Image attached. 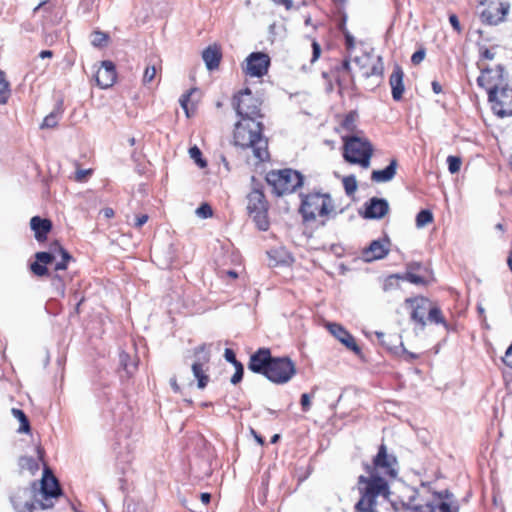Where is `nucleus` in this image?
<instances>
[{
	"label": "nucleus",
	"instance_id": "a18cd8bd",
	"mask_svg": "<svg viewBox=\"0 0 512 512\" xmlns=\"http://www.w3.org/2000/svg\"><path fill=\"white\" fill-rule=\"evenodd\" d=\"M35 258L44 265L50 264L56 258L55 250L53 252H37Z\"/></svg>",
	"mask_w": 512,
	"mask_h": 512
},
{
	"label": "nucleus",
	"instance_id": "a211bd4d",
	"mask_svg": "<svg viewBox=\"0 0 512 512\" xmlns=\"http://www.w3.org/2000/svg\"><path fill=\"white\" fill-rule=\"evenodd\" d=\"M116 79L115 66L111 61H103L95 75L97 85L101 88L111 87Z\"/></svg>",
	"mask_w": 512,
	"mask_h": 512
},
{
	"label": "nucleus",
	"instance_id": "5701e85b",
	"mask_svg": "<svg viewBox=\"0 0 512 512\" xmlns=\"http://www.w3.org/2000/svg\"><path fill=\"white\" fill-rule=\"evenodd\" d=\"M398 162L392 159L387 167L382 170H373L371 180L376 183H385L391 181L396 175Z\"/></svg>",
	"mask_w": 512,
	"mask_h": 512
},
{
	"label": "nucleus",
	"instance_id": "338daca9",
	"mask_svg": "<svg viewBox=\"0 0 512 512\" xmlns=\"http://www.w3.org/2000/svg\"><path fill=\"white\" fill-rule=\"evenodd\" d=\"M277 5L285 6L286 10H290L293 7V0H272Z\"/></svg>",
	"mask_w": 512,
	"mask_h": 512
},
{
	"label": "nucleus",
	"instance_id": "052dcab7",
	"mask_svg": "<svg viewBox=\"0 0 512 512\" xmlns=\"http://www.w3.org/2000/svg\"><path fill=\"white\" fill-rule=\"evenodd\" d=\"M425 57V52L424 50H418L416 52L413 53L412 57H411V62L415 65L419 64L420 62L423 61Z\"/></svg>",
	"mask_w": 512,
	"mask_h": 512
},
{
	"label": "nucleus",
	"instance_id": "c9c22d12",
	"mask_svg": "<svg viewBox=\"0 0 512 512\" xmlns=\"http://www.w3.org/2000/svg\"><path fill=\"white\" fill-rule=\"evenodd\" d=\"M19 465L22 469H26L32 473L39 469L36 460L31 456H23L19 459Z\"/></svg>",
	"mask_w": 512,
	"mask_h": 512
},
{
	"label": "nucleus",
	"instance_id": "79ce46f5",
	"mask_svg": "<svg viewBox=\"0 0 512 512\" xmlns=\"http://www.w3.org/2000/svg\"><path fill=\"white\" fill-rule=\"evenodd\" d=\"M448 170L451 174L458 173L461 168L462 160L457 156H448L447 157Z\"/></svg>",
	"mask_w": 512,
	"mask_h": 512
},
{
	"label": "nucleus",
	"instance_id": "5fc2aeb1",
	"mask_svg": "<svg viewBox=\"0 0 512 512\" xmlns=\"http://www.w3.org/2000/svg\"><path fill=\"white\" fill-rule=\"evenodd\" d=\"M55 254H59L61 256V260L67 263L73 259L69 252L57 243L55 244Z\"/></svg>",
	"mask_w": 512,
	"mask_h": 512
},
{
	"label": "nucleus",
	"instance_id": "2f4dec72",
	"mask_svg": "<svg viewBox=\"0 0 512 512\" xmlns=\"http://www.w3.org/2000/svg\"><path fill=\"white\" fill-rule=\"evenodd\" d=\"M160 68H161L160 64L158 65L156 62L150 61L144 71L143 83L144 84L151 83L155 79L157 72Z\"/></svg>",
	"mask_w": 512,
	"mask_h": 512
},
{
	"label": "nucleus",
	"instance_id": "a878e982",
	"mask_svg": "<svg viewBox=\"0 0 512 512\" xmlns=\"http://www.w3.org/2000/svg\"><path fill=\"white\" fill-rule=\"evenodd\" d=\"M488 100L505 101L509 103V107H511L512 89H510L508 85L491 88L488 92Z\"/></svg>",
	"mask_w": 512,
	"mask_h": 512
},
{
	"label": "nucleus",
	"instance_id": "f8f14e48",
	"mask_svg": "<svg viewBox=\"0 0 512 512\" xmlns=\"http://www.w3.org/2000/svg\"><path fill=\"white\" fill-rule=\"evenodd\" d=\"M197 360L192 364V372L194 377L198 380L197 386L199 389H204L209 381V376L205 373L204 365L210 360V356L205 352V347L200 346L196 349Z\"/></svg>",
	"mask_w": 512,
	"mask_h": 512
},
{
	"label": "nucleus",
	"instance_id": "69168bd1",
	"mask_svg": "<svg viewBox=\"0 0 512 512\" xmlns=\"http://www.w3.org/2000/svg\"><path fill=\"white\" fill-rule=\"evenodd\" d=\"M147 221H148V215L143 214V215L137 216V217H136V219H135L134 226H135L136 228H140V227H142V226H143Z\"/></svg>",
	"mask_w": 512,
	"mask_h": 512
},
{
	"label": "nucleus",
	"instance_id": "3c124183",
	"mask_svg": "<svg viewBox=\"0 0 512 512\" xmlns=\"http://www.w3.org/2000/svg\"><path fill=\"white\" fill-rule=\"evenodd\" d=\"M108 37L105 33L103 32H95L93 34V39H92V45L95 46V47H101L102 45H104L107 41Z\"/></svg>",
	"mask_w": 512,
	"mask_h": 512
},
{
	"label": "nucleus",
	"instance_id": "423d86ee",
	"mask_svg": "<svg viewBox=\"0 0 512 512\" xmlns=\"http://www.w3.org/2000/svg\"><path fill=\"white\" fill-rule=\"evenodd\" d=\"M233 108L239 119L262 120L261 101L246 88L233 97Z\"/></svg>",
	"mask_w": 512,
	"mask_h": 512
},
{
	"label": "nucleus",
	"instance_id": "ddd939ff",
	"mask_svg": "<svg viewBox=\"0 0 512 512\" xmlns=\"http://www.w3.org/2000/svg\"><path fill=\"white\" fill-rule=\"evenodd\" d=\"M503 82V67L496 66L495 69L481 68V75L477 78V83L480 87L486 88L488 91L491 88L498 87Z\"/></svg>",
	"mask_w": 512,
	"mask_h": 512
},
{
	"label": "nucleus",
	"instance_id": "37998d69",
	"mask_svg": "<svg viewBox=\"0 0 512 512\" xmlns=\"http://www.w3.org/2000/svg\"><path fill=\"white\" fill-rule=\"evenodd\" d=\"M428 320L434 323H444V318L442 316L441 310L438 307L430 308L428 306Z\"/></svg>",
	"mask_w": 512,
	"mask_h": 512
},
{
	"label": "nucleus",
	"instance_id": "e433bc0d",
	"mask_svg": "<svg viewBox=\"0 0 512 512\" xmlns=\"http://www.w3.org/2000/svg\"><path fill=\"white\" fill-rule=\"evenodd\" d=\"M195 92V89H191L184 93L179 99L180 106L185 111L186 116L189 118L192 116L194 109L191 111L189 107V101L192 94Z\"/></svg>",
	"mask_w": 512,
	"mask_h": 512
},
{
	"label": "nucleus",
	"instance_id": "aec40b11",
	"mask_svg": "<svg viewBox=\"0 0 512 512\" xmlns=\"http://www.w3.org/2000/svg\"><path fill=\"white\" fill-rule=\"evenodd\" d=\"M61 495V488L58 480L50 471L49 468H45L43 477L41 480V496L43 497H59Z\"/></svg>",
	"mask_w": 512,
	"mask_h": 512
},
{
	"label": "nucleus",
	"instance_id": "4468645a",
	"mask_svg": "<svg viewBox=\"0 0 512 512\" xmlns=\"http://www.w3.org/2000/svg\"><path fill=\"white\" fill-rule=\"evenodd\" d=\"M329 332L338 339L343 345L355 354H360L361 349L357 345L355 338L340 324L329 323L327 325Z\"/></svg>",
	"mask_w": 512,
	"mask_h": 512
},
{
	"label": "nucleus",
	"instance_id": "f03ea898",
	"mask_svg": "<svg viewBox=\"0 0 512 512\" xmlns=\"http://www.w3.org/2000/svg\"><path fill=\"white\" fill-rule=\"evenodd\" d=\"M262 120L239 119L233 132L234 144L242 149H252L260 162L269 160L268 140L263 136Z\"/></svg>",
	"mask_w": 512,
	"mask_h": 512
},
{
	"label": "nucleus",
	"instance_id": "20e7f679",
	"mask_svg": "<svg viewBox=\"0 0 512 512\" xmlns=\"http://www.w3.org/2000/svg\"><path fill=\"white\" fill-rule=\"evenodd\" d=\"M333 211L334 204L329 194L320 192L301 194L300 213L304 221H313L317 216H328Z\"/></svg>",
	"mask_w": 512,
	"mask_h": 512
},
{
	"label": "nucleus",
	"instance_id": "603ef678",
	"mask_svg": "<svg viewBox=\"0 0 512 512\" xmlns=\"http://www.w3.org/2000/svg\"><path fill=\"white\" fill-rule=\"evenodd\" d=\"M235 367V373L233 374V376L231 377V383L233 385H236L238 384L239 382H241L242 378H243V374H244V367L243 365L240 363Z\"/></svg>",
	"mask_w": 512,
	"mask_h": 512
},
{
	"label": "nucleus",
	"instance_id": "9b49d317",
	"mask_svg": "<svg viewBox=\"0 0 512 512\" xmlns=\"http://www.w3.org/2000/svg\"><path fill=\"white\" fill-rule=\"evenodd\" d=\"M272 360L271 351L268 348H260L250 356L248 369L254 373L267 377L268 369Z\"/></svg>",
	"mask_w": 512,
	"mask_h": 512
},
{
	"label": "nucleus",
	"instance_id": "1a4fd4ad",
	"mask_svg": "<svg viewBox=\"0 0 512 512\" xmlns=\"http://www.w3.org/2000/svg\"><path fill=\"white\" fill-rule=\"evenodd\" d=\"M270 57L263 52H253L245 60L242 66L245 75L260 78L268 72Z\"/></svg>",
	"mask_w": 512,
	"mask_h": 512
},
{
	"label": "nucleus",
	"instance_id": "4d7b16f0",
	"mask_svg": "<svg viewBox=\"0 0 512 512\" xmlns=\"http://www.w3.org/2000/svg\"><path fill=\"white\" fill-rule=\"evenodd\" d=\"M224 358L227 362L233 364L234 366L240 364L241 362H239L237 359H236V355L234 353V351L232 349H229V348H226L225 349V352H224Z\"/></svg>",
	"mask_w": 512,
	"mask_h": 512
},
{
	"label": "nucleus",
	"instance_id": "4be33fe9",
	"mask_svg": "<svg viewBox=\"0 0 512 512\" xmlns=\"http://www.w3.org/2000/svg\"><path fill=\"white\" fill-rule=\"evenodd\" d=\"M30 227L34 231L36 240L42 242L47 239V235L52 229V222L49 219L34 216L30 220Z\"/></svg>",
	"mask_w": 512,
	"mask_h": 512
},
{
	"label": "nucleus",
	"instance_id": "49530a36",
	"mask_svg": "<svg viewBox=\"0 0 512 512\" xmlns=\"http://www.w3.org/2000/svg\"><path fill=\"white\" fill-rule=\"evenodd\" d=\"M401 277H402V280H406L415 285L425 284L424 278L422 276H419V275L413 273L410 269Z\"/></svg>",
	"mask_w": 512,
	"mask_h": 512
},
{
	"label": "nucleus",
	"instance_id": "6ab92c4d",
	"mask_svg": "<svg viewBox=\"0 0 512 512\" xmlns=\"http://www.w3.org/2000/svg\"><path fill=\"white\" fill-rule=\"evenodd\" d=\"M388 211L389 204L387 200L373 197L366 203L364 216L368 219H381Z\"/></svg>",
	"mask_w": 512,
	"mask_h": 512
},
{
	"label": "nucleus",
	"instance_id": "7c9ffc66",
	"mask_svg": "<svg viewBox=\"0 0 512 512\" xmlns=\"http://www.w3.org/2000/svg\"><path fill=\"white\" fill-rule=\"evenodd\" d=\"M11 413L20 422V426L17 431L19 433H29L31 428L25 413L18 408H12Z\"/></svg>",
	"mask_w": 512,
	"mask_h": 512
},
{
	"label": "nucleus",
	"instance_id": "2eb2a0df",
	"mask_svg": "<svg viewBox=\"0 0 512 512\" xmlns=\"http://www.w3.org/2000/svg\"><path fill=\"white\" fill-rule=\"evenodd\" d=\"M32 492L28 488H19L10 497L12 506L16 512H33L35 503L30 500Z\"/></svg>",
	"mask_w": 512,
	"mask_h": 512
},
{
	"label": "nucleus",
	"instance_id": "680f3d73",
	"mask_svg": "<svg viewBox=\"0 0 512 512\" xmlns=\"http://www.w3.org/2000/svg\"><path fill=\"white\" fill-rule=\"evenodd\" d=\"M312 49H313V53H312L311 62H315L320 57V54H321V47H320L319 43L315 40L312 42Z\"/></svg>",
	"mask_w": 512,
	"mask_h": 512
},
{
	"label": "nucleus",
	"instance_id": "864d4df0",
	"mask_svg": "<svg viewBox=\"0 0 512 512\" xmlns=\"http://www.w3.org/2000/svg\"><path fill=\"white\" fill-rule=\"evenodd\" d=\"M92 174V169H78L75 172L74 179L77 182H85L87 178Z\"/></svg>",
	"mask_w": 512,
	"mask_h": 512
},
{
	"label": "nucleus",
	"instance_id": "774afa93",
	"mask_svg": "<svg viewBox=\"0 0 512 512\" xmlns=\"http://www.w3.org/2000/svg\"><path fill=\"white\" fill-rule=\"evenodd\" d=\"M346 45L349 49L354 47V38L350 34L345 35Z\"/></svg>",
	"mask_w": 512,
	"mask_h": 512
},
{
	"label": "nucleus",
	"instance_id": "bf43d9fd",
	"mask_svg": "<svg viewBox=\"0 0 512 512\" xmlns=\"http://www.w3.org/2000/svg\"><path fill=\"white\" fill-rule=\"evenodd\" d=\"M41 497H42V499L37 501V503L39 504L41 509L45 510V509H49V508L53 507V505H54L53 501H52L53 497H47V498L43 497V496H41Z\"/></svg>",
	"mask_w": 512,
	"mask_h": 512
},
{
	"label": "nucleus",
	"instance_id": "c85d7f7f",
	"mask_svg": "<svg viewBox=\"0 0 512 512\" xmlns=\"http://www.w3.org/2000/svg\"><path fill=\"white\" fill-rule=\"evenodd\" d=\"M378 339L381 341L382 345L385 346L389 350H393L397 348V343L403 347L402 342L400 341V336L397 334H389L386 335L383 332H376Z\"/></svg>",
	"mask_w": 512,
	"mask_h": 512
},
{
	"label": "nucleus",
	"instance_id": "0eeeda50",
	"mask_svg": "<svg viewBox=\"0 0 512 512\" xmlns=\"http://www.w3.org/2000/svg\"><path fill=\"white\" fill-rule=\"evenodd\" d=\"M295 374V364L289 357H272L266 378L276 384H285Z\"/></svg>",
	"mask_w": 512,
	"mask_h": 512
},
{
	"label": "nucleus",
	"instance_id": "c03bdc74",
	"mask_svg": "<svg viewBox=\"0 0 512 512\" xmlns=\"http://www.w3.org/2000/svg\"><path fill=\"white\" fill-rule=\"evenodd\" d=\"M356 118L357 114L356 112H350L346 115L344 120L342 121V127L348 131H354L356 128Z\"/></svg>",
	"mask_w": 512,
	"mask_h": 512
},
{
	"label": "nucleus",
	"instance_id": "b1692460",
	"mask_svg": "<svg viewBox=\"0 0 512 512\" xmlns=\"http://www.w3.org/2000/svg\"><path fill=\"white\" fill-rule=\"evenodd\" d=\"M247 210L249 214L267 210V202L262 191L254 189L248 194Z\"/></svg>",
	"mask_w": 512,
	"mask_h": 512
},
{
	"label": "nucleus",
	"instance_id": "393cba45",
	"mask_svg": "<svg viewBox=\"0 0 512 512\" xmlns=\"http://www.w3.org/2000/svg\"><path fill=\"white\" fill-rule=\"evenodd\" d=\"M221 56V51L216 45L208 46L202 53L205 65L210 71L218 68Z\"/></svg>",
	"mask_w": 512,
	"mask_h": 512
},
{
	"label": "nucleus",
	"instance_id": "de8ad7c7",
	"mask_svg": "<svg viewBox=\"0 0 512 512\" xmlns=\"http://www.w3.org/2000/svg\"><path fill=\"white\" fill-rule=\"evenodd\" d=\"M190 157L201 167L206 166V161L201 158V151L197 146L191 147L189 149Z\"/></svg>",
	"mask_w": 512,
	"mask_h": 512
},
{
	"label": "nucleus",
	"instance_id": "7ed1b4c3",
	"mask_svg": "<svg viewBox=\"0 0 512 512\" xmlns=\"http://www.w3.org/2000/svg\"><path fill=\"white\" fill-rule=\"evenodd\" d=\"M343 158L350 164H357L364 169L370 167L373 146L365 137L356 135L343 136Z\"/></svg>",
	"mask_w": 512,
	"mask_h": 512
},
{
	"label": "nucleus",
	"instance_id": "473e14b6",
	"mask_svg": "<svg viewBox=\"0 0 512 512\" xmlns=\"http://www.w3.org/2000/svg\"><path fill=\"white\" fill-rule=\"evenodd\" d=\"M10 95V84L6 80L5 72L0 70V104H5Z\"/></svg>",
	"mask_w": 512,
	"mask_h": 512
},
{
	"label": "nucleus",
	"instance_id": "4c0bfd02",
	"mask_svg": "<svg viewBox=\"0 0 512 512\" xmlns=\"http://www.w3.org/2000/svg\"><path fill=\"white\" fill-rule=\"evenodd\" d=\"M343 187L347 195L351 196L357 190V180L354 175L346 176L343 178Z\"/></svg>",
	"mask_w": 512,
	"mask_h": 512
},
{
	"label": "nucleus",
	"instance_id": "dca6fc26",
	"mask_svg": "<svg viewBox=\"0 0 512 512\" xmlns=\"http://www.w3.org/2000/svg\"><path fill=\"white\" fill-rule=\"evenodd\" d=\"M389 245L390 243L387 239L372 241L362 252L364 260L371 262L386 257L389 253Z\"/></svg>",
	"mask_w": 512,
	"mask_h": 512
},
{
	"label": "nucleus",
	"instance_id": "cd10ccee",
	"mask_svg": "<svg viewBox=\"0 0 512 512\" xmlns=\"http://www.w3.org/2000/svg\"><path fill=\"white\" fill-rule=\"evenodd\" d=\"M362 68V76L365 77V78H370V77H378V78H382L383 77V73H384V63H383V60H382V57H377V60L371 65L370 68H366L364 65L361 66Z\"/></svg>",
	"mask_w": 512,
	"mask_h": 512
},
{
	"label": "nucleus",
	"instance_id": "a19ab883",
	"mask_svg": "<svg viewBox=\"0 0 512 512\" xmlns=\"http://www.w3.org/2000/svg\"><path fill=\"white\" fill-rule=\"evenodd\" d=\"M400 280H402V277L399 274H394V275L388 276L384 281L383 290L389 291V290L399 287Z\"/></svg>",
	"mask_w": 512,
	"mask_h": 512
},
{
	"label": "nucleus",
	"instance_id": "f257e3e1",
	"mask_svg": "<svg viewBox=\"0 0 512 512\" xmlns=\"http://www.w3.org/2000/svg\"><path fill=\"white\" fill-rule=\"evenodd\" d=\"M368 476L360 475L357 489L360 494L355 504L358 512H397L389 500V482L397 478L398 461L394 454L388 453L385 444H381L373 458L372 465H367Z\"/></svg>",
	"mask_w": 512,
	"mask_h": 512
},
{
	"label": "nucleus",
	"instance_id": "6e6d98bb",
	"mask_svg": "<svg viewBox=\"0 0 512 512\" xmlns=\"http://www.w3.org/2000/svg\"><path fill=\"white\" fill-rule=\"evenodd\" d=\"M52 284L59 290L61 296L65 294V287L63 279L60 275L56 274L53 276Z\"/></svg>",
	"mask_w": 512,
	"mask_h": 512
},
{
	"label": "nucleus",
	"instance_id": "13d9d810",
	"mask_svg": "<svg viewBox=\"0 0 512 512\" xmlns=\"http://www.w3.org/2000/svg\"><path fill=\"white\" fill-rule=\"evenodd\" d=\"M449 22L451 24V26L453 27V29L458 33L460 34L462 32V27H461V24H460V21L457 17V15L455 14H451L449 16Z\"/></svg>",
	"mask_w": 512,
	"mask_h": 512
},
{
	"label": "nucleus",
	"instance_id": "0e129e2a",
	"mask_svg": "<svg viewBox=\"0 0 512 512\" xmlns=\"http://www.w3.org/2000/svg\"><path fill=\"white\" fill-rule=\"evenodd\" d=\"M510 356H512V344L507 347L505 356L501 358L502 363L508 368H512V364L508 361Z\"/></svg>",
	"mask_w": 512,
	"mask_h": 512
},
{
	"label": "nucleus",
	"instance_id": "39448f33",
	"mask_svg": "<svg viewBox=\"0 0 512 512\" xmlns=\"http://www.w3.org/2000/svg\"><path fill=\"white\" fill-rule=\"evenodd\" d=\"M266 180L277 196L293 193L303 184V176L292 169L271 171L267 174Z\"/></svg>",
	"mask_w": 512,
	"mask_h": 512
},
{
	"label": "nucleus",
	"instance_id": "f3484780",
	"mask_svg": "<svg viewBox=\"0 0 512 512\" xmlns=\"http://www.w3.org/2000/svg\"><path fill=\"white\" fill-rule=\"evenodd\" d=\"M405 304L412 308L411 319L418 323L423 329L426 325L424 320L425 314L428 310L429 301L426 298H407Z\"/></svg>",
	"mask_w": 512,
	"mask_h": 512
},
{
	"label": "nucleus",
	"instance_id": "9d476101",
	"mask_svg": "<svg viewBox=\"0 0 512 512\" xmlns=\"http://www.w3.org/2000/svg\"><path fill=\"white\" fill-rule=\"evenodd\" d=\"M510 4L508 2H491L485 10H483L482 20L490 25H497L504 20L509 13Z\"/></svg>",
	"mask_w": 512,
	"mask_h": 512
},
{
	"label": "nucleus",
	"instance_id": "8fccbe9b",
	"mask_svg": "<svg viewBox=\"0 0 512 512\" xmlns=\"http://www.w3.org/2000/svg\"><path fill=\"white\" fill-rule=\"evenodd\" d=\"M30 269L37 276H45L48 274L46 265L38 262L37 260L31 264Z\"/></svg>",
	"mask_w": 512,
	"mask_h": 512
},
{
	"label": "nucleus",
	"instance_id": "e2e57ef3",
	"mask_svg": "<svg viewBox=\"0 0 512 512\" xmlns=\"http://www.w3.org/2000/svg\"><path fill=\"white\" fill-rule=\"evenodd\" d=\"M301 406L303 411H308L310 409L311 399L309 394L304 393L301 395Z\"/></svg>",
	"mask_w": 512,
	"mask_h": 512
},
{
	"label": "nucleus",
	"instance_id": "6e6552de",
	"mask_svg": "<svg viewBox=\"0 0 512 512\" xmlns=\"http://www.w3.org/2000/svg\"><path fill=\"white\" fill-rule=\"evenodd\" d=\"M402 512H457L453 511L450 505L442 501L439 496H432L423 502H414L410 499L409 503L402 504Z\"/></svg>",
	"mask_w": 512,
	"mask_h": 512
},
{
	"label": "nucleus",
	"instance_id": "72a5a7b5",
	"mask_svg": "<svg viewBox=\"0 0 512 512\" xmlns=\"http://www.w3.org/2000/svg\"><path fill=\"white\" fill-rule=\"evenodd\" d=\"M253 217L254 222L256 223L257 227L262 230L266 231L269 228V221L267 219V210L264 211H257L250 214Z\"/></svg>",
	"mask_w": 512,
	"mask_h": 512
},
{
	"label": "nucleus",
	"instance_id": "ea45409f",
	"mask_svg": "<svg viewBox=\"0 0 512 512\" xmlns=\"http://www.w3.org/2000/svg\"><path fill=\"white\" fill-rule=\"evenodd\" d=\"M120 363L128 375H131L136 370V363L130 361V357L126 353L120 354Z\"/></svg>",
	"mask_w": 512,
	"mask_h": 512
},
{
	"label": "nucleus",
	"instance_id": "f704fd0d",
	"mask_svg": "<svg viewBox=\"0 0 512 512\" xmlns=\"http://www.w3.org/2000/svg\"><path fill=\"white\" fill-rule=\"evenodd\" d=\"M433 221V214L430 210H421L416 216V226L425 227Z\"/></svg>",
	"mask_w": 512,
	"mask_h": 512
},
{
	"label": "nucleus",
	"instance_id": "c756f323",
	"mask_svg": "<svg viewBox=\"0 0 512 512\" xmlns=\"http://www.w3.org/2000/svg\"><path fill=\"white\" fill-rule=\"evenodd\" d=\"M489 102L491 104L492 111L498 117L503 118L512 115V108L509 107V103L498 100H489Z\"/></svg>",
	"mask_w": 512,
	"mask_h": 512
},
{
	"label": "nucleus",
	"instance_id": "09e8293b",
	"mask_svg": "<svg viewBox=\"0 0 512 512\" xmlns=\"http://www.w3.org/2000/svg\"><path fill=\"white\" fill-rule=\"evenodd\" d=\"M212 214V208L207 203H203L196 209V215L200 218H209L212 216Z\"/></svg>",
	"mask_w": 512,
	"mask_h": 512
},
{
	"label": "nucleus",
	"instance_id": "bb28decb",
	"mask_svg": "<svg viewBox=\"0 0 512 512\" xmlns=\"http://www.w3.org/2000/svg\"><path fill=\"white\" fill-rule=\"evenodd\" d=\"M63 113L62 103H59L52 112H50L40 125L41 129L54 128L57 126L58 121Z\"/></svg>",
	"mask_w": 512,
	"mask_h": 512
},
{
	"label": "nucleus",
	"instance_id": "412c9836",
	"mask_svg": "<svg viewBox=\"0 0 512 512\" xmlns=\"http://www.w3.org/2000/svg\"><path fill=\"white\" fill-rule=\"evenodd\" d=\"M404 73L402 68L399 65H395L393 72L389 78V84L391 86L392 98L395 101H399L402 99L404 93V83H403Z\"/></svg>",
	"mask_w": 512,
	"mask_h": 512
},
{
	"label": "nucleus",
	"instance_id": "58836bf2",
	"mask_svg": "<svg viewBox=\"0 0 512 512\" xmlns=\"http://www.w3.org/2000/svg\"><path fill=\"white\" fill-rule=\"evenodd\" d=\"M120 363L128 375H131L136 370V363L130 361V357L126 353L120 354Z\"/></svg>",
	"mask_w": 512,
	"mask_h": 512
}]
</instances>
